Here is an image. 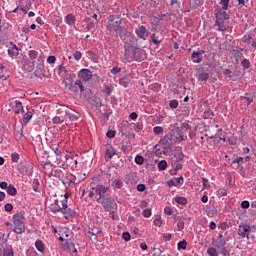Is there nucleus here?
I'll return each mask as SVG.
<instances>
[{
	"label": "nucleus",
	"mask_w": 256,
	"mask_h": 256,
	"mask_svg": "<svg viewBox=\"0 0 256 256\" xmlns=\"http://www.w3.org/2000/svg\"><path fill=\"white\" fill-rule=\"evenodd\" d=\"M2 19L3 17L0 14V33H2V35H5V33H7L9 29V23Z\"/></svg>",
	"instance_id": "nucleus-19"
},
{
	"label": "nucleus",
	"mask_w": 256,
	"mask_h": 256,
	"mask_svg": "<svg viewBox=\"0 0 256 256\" xmlns=\"http://www.w3.org/2000/svg\"><path fill=\"white\" fill-rule=\"evenodd\" d=\"M52 123H54V125H59L60 123H63V120L61 119V117L55 116V117L52 119Z\"/></svg>",
	"instance_id": "nucleus-57"
},
{
	"label": "nucleus",
	"mask_w": 256,
	"mask_h": 256,
	"mask_svg": "<svg viewBox=\"0 0 256 256\" xmlns=\"http://www.w3.org/2000/svg\"><path fill=\"white\" fill-rule=\"evenodd\" d=\"M196 77L198 81H208L209 80V73L205 72V70L200 69L196 73Z\"/></svg>",
	"instance_id": "nucleus-17"
},
{
	"label": "nucleus",
	"mask_w": 256,
	"mask_h": 256,
	"mask_svg": "<svg viewBox=\"0 0 256 256\" xmlns=\"http://www.w3.org/2000/svg\"><path fill=\"white\" fill-rule=\"evenodd\" d=\"M142 215L143 217H149L151 215V209H144Z\"/></svg>",
	"instance_id": "nucleus-64"
},
{
	"label": "nucleus",
	"mask_w": 256,
	"mask_h": 256,
	"mask_svg": "<svg viewBox=\"0 0 256 256\" xmlns=\"http://www.w3.org/2000/svg\"><path fill=\"white\" fill-rule=\"evenodd\" d=\"M252 229H256L255 225L251 226L247 224H240L238 228L239 237H241L242 239H245V237H247V239H249V233H251Z\"/></svg>",
	"instance_id": "nucleus-9"
},
{
	"label": "nucleus",
	"mask_w": 256,
	"mask_h": 256,
	"mask_svg": "<svg viewBox=\"0 0 256 256\" xmlns=\"http://www.w3.org/2000/svg\"><path fill=\"white\" fill-rule=\"evenodd\" d=\"M183 218L175 219V223H177L178 231H183L185 229V222H183Z\"/></svg>",
	"instance_id": "nucleus-32"
},
{
	"label": "nucleus",
	"mask_w": 256,
	"mask_h": 256,
	"mask_svg": "<svg viewBox=\"0 0 256 256\" xmlns=\"http://www.w3.org/2000/svg\"><path fill=\"white\" fill-rule=\"evenodd\" d=\"M62 213L64 215V219H69V217H73L77 212L67 206L62 210Z\"/></svg>",
	"instance_id": "nucleus-22"
},
{
	"label": "nucleus",
	"mask_w": 256,
	"mask_h": 256,
	"mask_svg": "<svg viewBox=\"0 0 256 256\" xmlns=\"http://www.w3.org/2000/svg\"><path fill=\"white\" fill-rule=\"evenodd\" d=\"M63 83L66 89H69V87L73 84V76H71V74H66L63 79Z\"/></svg>",
	"instance_id": "nucleus-23"
},
{
	"label": "nucleus",
	"mask_w": 256,
	"mask_h": 256,
	"mask_svg": "<svg viewBox=\"0 0 256 256\" xmlns=\"http://www.w3.org/2000/svg\"><path fill=\"white\" fill-rule=\"evenodd\" d=\"M62 250L66 251L67 253H77V248H75V242L72 239H67L66 243L62 245Z\"/></svg>",
	"instance_id": "nucleus-13"
},
{
	"label": "nucleus",
	"mask_w": 256,
	"mask_h": 256,
	"mask_svg": "<svg viewBox=\"0 0 256 256\" xmlns=\"http://www.w3.org/2000/svg\"><path fill=\"white\" fill-rule=\"evenodd\" d=\"M218 251L223 256H229V251H227V248H225V246H223L222 248H218Z\"/></svg>",
	"instance_id": "nucleus-56"
},
{
	"label": "nucleus",
	"mask_w": 256,
	"mask_h": 256,
	"mask_svg": "<svg viewBox=\"0 0 256 256\" xmlns=\"http://www.w3.org/2000/svg\"><path fill=\"white\" fill-rule=\"evenodd\" d=\"M122 21L117 15L109 16L107 31L110 33L114 31L126 45H131V43H135V36L121 25Z\"/></svg>",
	"instance_id": "nucleus-1"
},
{
	"label": "nucleus",
	"mask_w": 256,
	"mask_h": 256,
	"mask_svg": "<svg viewBox=\"0 0 256 256\" xmlns=\"http://www.w3.org/2000/svg\"><path fill=\"white\" fill-rule=\"evenodd\" d=\"M215 117V113L212 110H206L204 112V119H212Z\"/></svg>",
	"instance_id": "nucleus-48"
},
{
	"label": "nucleus",
	"mask_w": 256,
	"mask_h": 256,
	"mask_svg": "<svg viewBox=\"0 0 256 256\" xmlns=\"http://www.w3.org/2000/svg\"><path fill=\"white\" fill-rule=\"evenodd\" d=\"M173 141H177V135L175 134V131L171 130L163 138L160 139L159 143L165 149H171V147H173Z\"/></svg>",
	"instance_id": "nucleus-4"
},
{
	"label": "nucleus",
	"mask_w": 256,
	"mask_h": 256,
	"mask_svg": "<svg viewBox=\"0 0 256 256\" xmlns=\"http://www.w3.org/2000/svg\"><path fill=\"white\" fill-rule=\"evenodd\" d=\"M19 157H20L19 154L13 153L11 155V159H12L13 163H17L19 161Z\"/></svg>",
	"instance_id": "nucleus-63"
},
{
	"label": "nucleus",
	"mask_w": 256,
	"mask_h": 256,
	"mask_svg": "<svg viewBox=\"0 0 256 256\" xmlns=\"http://www.w3.org/2000/svg\"><path fill=\"white\" fill-rule=\"evenodd\" d=\"M69 91H72V93H75L77 95V93H83V91H85V86H83V81L81 80H76L75 82H73V84L68 87Z\"/></svg>",
	"instance_id": "nucleus-12"
},
{
	"label": "nucleus",
	"mask_w": 256,
	"mask_h": 256,
	"mask_svg": "<svg viewBox=\"0 0 256 256\" xmlns=\"http://www.w3.org/2000/svg\"><path fill=\"white\" fill-rule=\"evenodd\" d=\"M241 207L242 209H249V207H251V204L249 203V201L244 200L241 202Z\"/></svg>",
	"instance_id": "nucleus-59"
},
{
	"label": "nucleus",
	"mask_w": 256,
	"mask_h": 256,
	"mask_svg": "<svg viewBox=\"0 0 256 256\" xmlns=\"http://www.w3.org/2000/svg\"><path fill=\"white\" fill-rule=\"evenodd\" d=\"M180 161H174L172 163V167L174 169V171H181V169H183V164L179 163Z\"/></svg>",
	"instance_id": "nucleus-43"
},
{
	"label": "nucleus",
	"mask_w": 256,
	"mask_h": 256,
	"mask_svg": "<svg viewBox=\"0 0 256 256\" xmlns=\"http://www.w3.org/2000/svg\"><path fill=\"white\" fill-rule=\"evenodd\" d=\"M174 157L176 159L175 161H183L185 159V154L183 153V150L178 149L176 150Z\"/></svg>",
	"instance_id": "nucleus-30"
},
{
	"label": "nucleus",
	"mask_w": 256,
	"mask_h": 256,
	"mask_svg": "<svg viewBox=\"0 0 256 256\" xmlns=\"http://www.w3.org/2000/svg\"><path fill=\"white\" fill-rule=\"evenodd\" d=\"M99 233H101V230L99 228L88 231V235H92V237H94V241H97V235H99Z\"/></svg>",
	"instance_id": "nucleus-38"
},
{
	"label": "nucleus",
	"mask_w": 256,
	"mask_h": 256,
	"mask_svg": "<svg viewBox=\"0 0 256 256\" xmlns=\"http://www.w3.org/2000/svg\"><path fill=\"white\" fill-rule=\"evenodd\" d=\"M103 93L106 97H109L111 95V93H113V85L104 84Z\"/></svg>",
	"instance_id": "nucleus-26"
},
{
	"label": "nucleus",
	"mask_w": 256,
	"mask_h": 256,
	"mask_svg": "<svg viewBox=\"0 0 256 256\" xmlns=\"http://www.w3.org/2000/svg\"><path fill=\"white\" fill-rule=\"evenodd\" d=\"M151 41L154 45H159V43H161V40H159V37H157L155 33L151 35Z\"/></svg>",
	"instance_id": "nucleus-51"
},
{
	"label": "nucleus",
	"mask_w": 256,
	"mask_h": 256,
	"mask_svg": "<svg viewBox=\"0 0 256 256\" xmlns=\"http://www.w3.org/2000/svg\"><path fill=\"white\" fill-rule=\"evenodd\" d=\"M153 132L155 133V135H161V133H163V127L161 126H155L153 128Z\"/></svg>",
	"instance_id": "nucleus-53"
},
{
	"label": "nucleus",
	"mask_w": 256,
	"mask_h": 256,
	"mask_svg": "<svg viewBox=\"0 0 256 256\" xmlns=\"http://www.w3.org/2000/svg\"><path fill=\"white\" fill-rule=\"evenodd\" d=\"M169 107L171 109H177L179 107V101L171 100L170 103H169Z\"/></svg>",
	"instance_id": "nucleus-52"
},
{
	"label": "nucleus",
	"mask_w": 256,
	"mask_h": 256,
	"mask_svg": "<svg viewBox=\"0 0 256 256\" xmlns=\"http://www.w3.org/2000/svg\"><path fill=\"white\" fill-rule=\"evenodd\" d=\"M52 175L53 177H56V179H59L63 184H65V181L63 180V171L61 169L54 170Z\"/></svg>",
	"instance_id": "nucleus-27"
},
{
	"label": "nucleus",
	"mask_w": 256,
	"mask_h": 256,
	"mask_svg": "<svg viewBox=\"0 0 256 256\" xmlns=\"http://www.w3.org/2000/svg\"><path fill=\"white\" fill-rule=\"evenodd\" d=\"M7 193L11 195V197H15V195H17V188H15L13 184H10L7 188Z\"/></svg>",
	"instance_id": "nucleus-34"
},
{
	"label": "nucleus",
	"mask_w": 256,
	"mask_h": 256,
	"mask_svg": "<svg viewBox=\"0 0 256 256\" xmlns=\"http://www.w3.org/2000/svg\"><path fill=\"white\" fill-rule=\"evenodd\" d=\"M213 243H215L216 249H221L227 245V241H225V239H220V240L213 239Z\"/></svg>",
	"instance_id": "nucleus-29"
},
{
	"label": "nucleus",
	"mask_w": 256,
	"mask_h": 256,
	"mask_svg": "<svg viewBox=\"0 0 256 256\" xmlns=\"http://www.w3.org/2000/svg\"><path fill=\"white\" fill-rule=\"evenodd\" d=\"M158 169H159V171H165V169H167V161L166 160H161L158 163Z\"/></svg>",
	"instance_id": "nucleus-45"
},
{
	"label": "nucleus",
	"mask_w": 256,
	"mask_h": 256,
	"mask_svg": "<svg viewBox=\"0 0 256 256\" xmlns=\"http://www.w3.org/2000/svg\"><path fill=\"white\" fill-rule=\"evenodd\" d=\"M207 253L210 256H219V252L217 251L216 248H213V247L208 248Z\"/></svg>",
	"instance_id": "nucleus-46"
},
{
	"label": "nucleus",
	"mask_w": 256,
	"mask_h": 256,
	"mask_svg": "<svg viewBox=\"0 0 256 256\" xmlns=\"http://www.w3.org/2000/svg\"><path fill=\"white\" fill-rule=\"evenodd\" d=\"M237 163V165L240 167V165H243L245 163V158L243 157H237L236 159L233 160L232 164L234 165Z\"/></svg>",
	"instance_id": "nucleus-50"
},
{
	"label": "nucleus",
	"mask_w": 256,
	"mask_h": 256,
	"mask_svg": "<svg viewBox=\"0 0 256 256\" xmlns=\"http://www.w3.org/2000/svg\"><path fill=\"white\" fill-rule=\"evenodd\" d=\"M35 247L40 253H43V251H45V243H43V241L41 240H36Z\"/></svg>",
	"instance_id": "nucleus-31"
},
{
	"label": "nucleus",
	"mask_w": 256,
	"mask_h": 256,
	"mask_svg": "<svg viewBox=\"0 0 256 256\" xmlns=\"http://www.w3.org/2000/svg\"><path fill=\"white\" fill-rule=\"evenodd\" d=\"M255 96L251 93H246L245 96H242V99H245L248 102V105H251L253 103V99Z\"/></svg>",
	"instance_id": "nucleus-37"
},
{
	"label": "nucleus",
	"mask_w": 256,
	"mask_h": 256,
	"mask_svg": "<svg viewBox=\"0 0 256 256\" xmlns=\"http://www.w3.org/2000/svg\"><path fill=\"white\" fill-rule=\"evenodd\" d=\"M136 35H138L139 39H145L149 33L147 32V28H145V26H140L136 29Z\"/></svg>",
	"instance_id": "nucleus-18"
},
{
	"label": "nucleus",
	"mask_w": 256,
	"mask_h": 256,
	"mask_svg": "<svg viewBox=\"0 0 256 256\" xmlns=\"http://www.w3.org/2000/svg\"><path fill=\"white\" fill-rule=\"evenodd\" d=\"M221 5L223 11H227L229 9V0H221Z\"/></svg>",
	"instance_id": "nucleus-55"
},
{
	"label": "nucleus",
	"mask_w": 256,
	"mask_h": 256,
	"mask_svg": "<svg viewBox=\"0 0 256 256\" xmlns=\"http://www.w3.org/2000/svg\"><path fill=\"white\" fill-rule=\"evenodd\" d=\"M141 50L134 47V61H142Z\"/></svg>",
	"instance_id": "nucleus-36"
},
{
	"label": "nucleus",
	"mask_w": 256,
	"mask_h": 256,
	"mask_svg": "<svg viewBox=\"0 0 256 256\" xmlns=\"http://www.w3.org/2000/svg\"><path fill=\"white\" fill-rule=\"evenodd\" d=\"M66 117H68L69 121H77L81 115L79 113H66Z\"/></svg>",
	"instance_id": "nucleus-33"
},
{
	"label": "nucleus",
	"mask_w": 256,
	"mask_h": 256,
	"mask_svg": "<svg viewBox=\"0 0 256 256\" xmlns=\"http://www.w3.org/2000/svg\"><path fill=\"white\" fill-rule=\"evenodd\" d=\"M124 59L128 61V63H131V61H134V55H135V46H133V43L126 44L124 43Z\"/></svg>",
	"instance_id": "nucleus-8"
},
{
	"label": "nucleus",
	"mask_w": 256,
	"mask_h": 256,
	"mask_svg": "<svg viewBox=\"0 0 256 256\" xmlns=\"http://www.w3.org/2000/svg\"><path fill=\"white\" fill-rule=\"evenodd\" d=\"M190 130L191 125H189L188 123H182L180 127L172 129V131L175 132L178 143H182V141H185L187 139V136H185L183 133H189Z\"/></svg>",
	"instance_id": "nucleus-3"
},
{
	"label": "nucleus",
	"mask_w": 256,
	"mask_h": 256,
	"mask_svg": "<svg viewBox=\"0 0 256 256\" xmlns=\"http://www.w3.org/2000/svg\"><path fill=\"white\" fill-rule=\"evenodd\" d=\"M168 187H177V185H183V176H180L174 180L167 182Z\"/></svg>",
	"instance_id": "nucleus-20"
},
{
	"label": "nucleus",
	"mask_w": 256,
	"mask_h": 256,
	"mask_svg": "<svg viewBox=\"0 0 256 256\" xmlns=\"http://www.w3.org/2000/svg\"><path fill=\"white\" fill-rule=\"evenodd\" d=\"M129 83H131V80L127 77L121 78L119 80V85H122V87H128Z\"/></svg>",
	"instance_id": "nucleus-41"
},
{
	"label": "nucleus",
	"mask_w": 256,
	"mask_h": 256,
	"mask_svg": "<svg viewBox=\"0 0 256 256\" xmlns=\"http://www.w3.org/2000/svg\"><path fill=\"white\" fill-rule=\"evenodd\" d=\"M78 80L84 81V83H89L93 79V72L89 69H81L78 72Z\"/></svg>",
	"instance_id": "nucleus-10"
},
{
	"label": "nucleus",
	"mask_w": 256,
	"mask_h": 256,
	"mask_svg": "<svg viewBox=\"0 0 256 256\" xmlns=\"http://www.w3.org/2000/svg\"><path fill=\"white\" fill-rule=\"evenodd\" d=\"M36 70L35 73L38 77H47V72L45 71V55L40 52L38 62L35 64Z\"/></svg>",
	"instance_id": "nucleus-5"
},
{
	"label": "nucleus",
	"mask_w": 256,
	"mask_h": 256,
	"mask_svg": "<svg viewBox=\"0 0 256 256\" xmlns=\"http://www.w3.org/2000/svg\"><path fill=\"white\" fill-rule=\"evenodd\" d=\"M242 67H244L245 69H249V67H251V62L249 61V59H244L241 62Z\"/></svg>",
	"instance_id": "nucleus-54"
},
{
	"label": "nucleus",
	"mask_w": 256,
	"mask_h": 256,
	"mask_svg": "<svg viewBox=\"0 0 256 256\" xmlns=\"http://www.w3.org/2000/svg\"><path fill=\"white\" fill-rule=\"evenodd\" d=\"M40 185L41 183H39V179L35 178L32 183V188H33V191H35V193H39Z\"/></svg>",
	"instance_id": "nucleus-40"
},
{
	"label": "nucleus",
	"mask_w": 256,
	"mask_h": 256,
	"mask_svg": "<svg viewBox=\"0 0 256 256\" xmlns=\"http://www.w3.org/2000/svg\"><path fill=\"white\" fill-rule=\"evenodd\" d=\"M64 21H65V23L67 24V25H74L75 24V21H76V19H75V15H73V14H67L66 16H65V18H64Z\"/></svg>",
	"instance_id": "nucleus-24"
},
{
	"label": "nucleus",
	"mask_w": 256,
	"mask_h": 256,
	"mask_svg": "<svg viewBox=\"0 0 256 256\" xmlns=\"http://www.w3.org/2000/svg\"><path fill=\"white\" fill-rule=\"evenodd\" d=\"M14 103L15 107L17 108L15 110V115H19V113H25V110L23 109V103H21V101L16 100Z\"/></svg>",
	"instance_id": "nucleus-25"
},
{
	"label": "nucleus",
	"mask_w": 256,
	"mask_h": 256,
	"mask_svg": "<svg viewBox=\"0 0 256 256\" xmlns=\"http://www.w3.org/2000/svg\"><path fill=\"white\" fill-rule=\"evenodd\" d=\"M154 225L156 227H161V225H163V221L161 220V217L154 219Z\"/></svg>",
	"instance_id": "nucleus-62"
},
{
	"label": "nucleus",
	"mask_w": 256,
	"mask_h": 256,
	"mask_svg": "<svg viewBox=\"0 0 256 256\" xmlns=\"http://www.w3.org/2000/svg\"><path fill=\"white\" fill-rule=\"evenodd\" d=\"M164 213H165L166 215H173V208H171V207H169V206H166V207L164 208Z\"/></svg>",
	"instance_id": "nucleus-61"
},
{
	"label": "nucleus",
	"mask_w": 256,
	"mask_h": 256,
	"mask_svg": "<svg viewBox=\"0 0 256 256\" xmlns=\"http://www.w3.org/2000/svg\"><path fill=\"white\" fill-rule=\"evenodd\" d=\"M135 163L136 165H143L145 163V158H143L141 155H137L135 157Z\"/></svg>",
	"instance_id": "nucleus-49"
},
{
	"label": "nucleus",
	"mask_w": 256,
	"mask_h": 256,
	"mask_svg": "<svg viewBox=\"0 0 256 256\" xmlns=\"http://www.w3.org/2000/svg\"><path fill=\"white\" fill-rule=\"evenodd\" d=\"M91 189L92 191H94V193L99 195V198L96 200L97 203H99L102 199H105V194L107 193V191H109V187H106L104 185L93 186V184H91Z\"/></svg>",
	"instance_id": "nucleus-7"
},
{
	"label": "nucleus",
	"mask_w": 256,
	"mask_h": 256,
	"mask_svg": "<svg viewBox=\"0 0 256 256\" xmlns=\"http://www.w3.org/2000/svg\"><path fill=\"white\" fill-rule=\"evenodd\" d=\"M41 53L43 52H37V50L29 51V59L32 61V67H35V64L39 63V57H41Z\"/></svg>",
	"instance_id": "nucleus-15"
},
{
	"label": "nucleus",
	"mask_w": 256,
	"mask_h": 256,
	"mask_svg": "<svg viewBox=\"0 0 256 256\" xmlns=\"http://www.w3.org/2000/svg\"><path fill=\"white\" fill-rule=\"evenodd\" d=\"M112 187H115L116 189H121L123 187V181L120 179H115L112 183Z\"/></svg>",
	"instance_id": "nucleus-44"
},
{
	"label": "nucleus",
	"mask_w": 256,
	"mask_h": 256,
	"mask_svg": "<svg viewBox=\"0 0 256 256\" xmlns=\"http://www.w3.org/2000/svg\"><path fill=\"white\" fill-rule=\"evenodd\" d=\"M13 225V231L17 233V235L25 233V216L22 212H17L13 215Z\"/></svg>",
	"instance_id": "nucleus-2"
},
{
	"label": "nucleus",
	"mask_w": 256,
	"mask_h": 256,
	"mask_svg": "<svg viewBox=\"0 0 256 256\" xmlns=\"http://www.w3.org/2000/svg\"><path fill=\"white\" fill-rule=\"evenodd\" d=\"M8 55L12 59H15L19 55V47L17 45L13 44L12 48L8 49Z\"/></svg>",
	"instance_id": "nucleus-21"
},
{
	"label": "nucleus",
	"mask_w": 256,
	"mask_h": 256,
	"mask_svg": "<svg viewBox=\"0 0 256 256\" xmlns=\"http://www.w3.org/2000/svg\"><path fill=\"white\" fill-rule=\"evenodd\" d=\"M185 249H187V240L184 239L178 242V251H185Z\"/></svg>",
	"instance_id": "nucleus-42"
},
{
	"label": "nucleus",
	"mask_w": 256,
	"mask_h": 256,
	"mask_svg": "<svg viewBox=\"0 0 256 256\" xmlns=\"http://www.w3.org/2000/svg\"><path fill=\"white\" fill-rule=\"evenodd\" d=\"M115 155H117V150H115L113 148H109L106 150V156L108 157V159H113V157H115Z\"/></svg>",
	"instance_id": "nucleus-35"
},
{
	"label": "nucleus",
	"mask_w": 256,
	"mask_h": 256,
	"mask_svg": "<svg viewBox=\"0 0 256 256\" xmlns=\"http://www.w3.org/2000/svg\"><path fill=\"white\" fill-rule=\"evenodd\" d=\"M175 201L178 205H187V198L185 197H176Z\"/></svg>",
	"instance_id": "nucleus-47"
},
{
	"label": "nucleus",
	"mask_w": 256,
	"mask_h": 256,
	"mask_svg": "<svg viewBox=\"0 0 256 256\" xmlns=\"http://www.w3.org/2000/svg\"><path fill=\"white\" fill-rule=\"evenodd\" d=\"M17 170L21 175H26L28 177L33 175V165L29 164L27 161H21L17 166Z\"/></svg>",
	"instance_id": "nucleus-6"
},
{
	"label": "nucleus",
	"mask_w": 256,
	"mask_h": 256,
	"mask_svg": "<svg viewBox=\"0 0 256 256\" xmlns=\"http://www.w3.org/2000/svg\"><path fill=\"white\" fill-rule=\"evenodd\" d=\"M122 239H124V241H130L131 240V234L129 232H123Z\"/></svg>",
	"instance_id": "nucleus-58"
},
{
	"label": "nucleus",
	"mask_w": 256,
	"mask_h": 256,
	"mask_svg": "<svg viewBox=\"0 0 256 256\" xmlns=\"http://www.w3.org/2000/svg\"><path fill=\"white\" fill-rule=\"evenodd\" d=\"M229 19V14L225 11H218L216 13V25H223L224 21H227Z\"/></svg>",
	"instance_id": "nucleus-14"
},
{
	"label": "nucleus",
	"mask_w": 256,
	"mask_h": 256,
	"mask_svg": "<svg viewBox=\"0 0 256 256\" xmlns=\"http://www.w3.org/2000/svg\"><path fill=\"white\" fill-rule=\"evenodd\" d=\"M99 203H101L105 211H110V212H111V209H113L117 205V203H115V199L112 197H105L102 200H100Z\"/></svg>",
	"instance_id": "nucleus-11"
},
{
	"label": "nucleus",
	"mask_w": 256,
	"mask_h": 256,
	"mask_svg": "<svg viewBox=\"0 0 256 256\" xmlns=\"http://www.w3.org/2000/svg\"><path fill=\"white\" fill-rule=\"evenodd\" d=\"M2 256H15V252L13 251V248L8 247L3 250Z\"/></svg>",
	"instance_id": "nucleus-39"
},
{
	"label": "nucleus",
	"mask_w": 256,
	"mask_h": 256,
	"mask_svg": "<svg viewBox=\"0 0 256 256\" xmlns=\"http://www.w3.org/2000/svg\"><path fill=\"white\" fill-rule=\"evenodd\" d=\"M59 211H62L63 212V208L59 205H52V212L53 213H57Z\"/></svg>",
	"instance_id": "nucleus-60"
},
{
	"label": "nucleus",
	"mask_w": 256,
	"mask_h": 256,
	"mask_svg": "<svg viewBox=\"0 0 256 256\" xmlns=\"http://www.w3.org/2000/svg\"><path fill=\"white\" fill-rule=\"evenodd\" d=\"M31 119H33V111H28L23 117V125H29Z\"/></svg>",
	"instance_id": "nucleus-28"
},
{
	"label": "nucleus",
	"mask_w": 256,
	"mask_h": 256,
	"mask_svg": "<svg viewBox=\"0 0 256 256\" xmlns=\"http://www.w3.org/2000/svg\"><path fill=\"white\" fill-rule=\"evenodd\" d=\"M205 54V50L200 51H194L191 55V58L193 59V63H201L203 61V57L201 55Z\"/></svg>",
	"instance_id": "nucleus-16"
}]
</instances>
